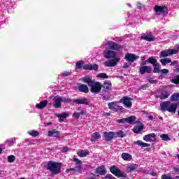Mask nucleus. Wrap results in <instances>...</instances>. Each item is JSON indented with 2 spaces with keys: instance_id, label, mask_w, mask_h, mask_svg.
I'll return each mask as SVG.
<instances>
[{
  "instance_id": "f257e3e1",
  "label": "nucleus",
  "mask_w": 179,
  "mask_h": 179,
  "mask_svg": "<svg viewBox=\"0 0 179 179\" xmlns=\"http://www.w3.org/2000/svg\"><path fill=\"white\" fill-rule=\"evenodd\" d=\"M117 52L110 50H106L103 51V57L104 58H107L108 59H112L109 61H106L103 63L105 66L113 68L114 66H117L118 65V62L121 61V58L120 57H116Z\"/></svg>"
},
{
  "instance_id": "7ed1b4c3",
  "label": "nucleus",
  "mask_w": 179,
  "mask_h": 179,
  "mask_svg": "<svg viewBox=\"0 0 179 179\" xmlns=\"http://www.w3.org/2000/svg\"><path fill=\"white\" fill-rule=\"evenodd\" d=\"M85 64V62L80 60L76 62V69H85V71H98L99 70V66L97 64Z\"/></svg>"
},
{
  "instance_id": "ea45409f",
  "label": "nucleus",
  "mask_w": 179,
  "mask_h": 179,
  "mask_svg": "<svg viewBox=\"0 0 179 179\" xmlns=\"http://www.w3.org/2000/svg\"><path fill=\"white\" fill-rule=\"evenodd\" d=\"M27 134L33 137L38 136V135H39L38 131H37L36 130L29 131H27Z\"/></svg>"
},
{
  "instance_id": "39448f33",
  "label": "nucleus",
  "mask_w": 179,
  "mask_h": 179,
  "mask_svg": "<svg viewBox=\"0 0 179 179\" xmlns=\"http://www.w3.org/2000/svg\"><path fill=\"white\" fill-rule=\"evenodd\" d=\"M108 107L114 113H122L124 111V107L120 106V101L110 102L108 103Z\"/></svg>"
},
{
  "instance_id": "680f3d73",
  "label": "nucleus",
  "mask_w": 179,
  "mask_h": 179,
  "mask_svg": "<svg viewBox=\"0 0 179 179\" xmlns=\"http://www.w3.org/2000/svg\"><path fill=\"white\" fill-rule=\"evenodd\" d=\"M173 170H174V171H176V173H179V167L178 166L173 167Z\"/></svg>"
},
{
  "instance_id": "f8f14e48",
  "label": "nucleus",
  "mask_w": 179,
  "mask_h": 179,
  "mask_svg": "<svg viewBox=\"0 0 179 179\" xmlns=\"http://www.w3.org/2000/svg\"><path fill=\"white\" fill-rule=\"evenodd\" d=\"M143 141L145 142H156V134L152 133L145 135L143 137Z\"/></svg>"
},
{
  "instance_id": "4468645a",
  "label": "nucleus",
  "mask_w": 179,
  "mask_h": 179,
  "mask_svg": "<svg viewBox=\"0 0 179 179\" xmlns=\"http://www.w3.org/2000/svg\"><path fill=\"white\" fill-rule=\"evenodd\" d=\"M139 56H136L134 54L127 53L125 55L124 59H126V61H128L129 62H135V61L137 60Z\"/></svg>"
},
{
  "instance_id": "6ab92c4d",
  "label": "nucleus",
  "mask_w": 179,
  "mask_h": 179,
  "mask_svg": "<svg viewBox=\"0 0 179 179\" xmlns=\"http://www.w3.org/2000/svg\"><path fill=\"white\" fill-rule=\"evenodd\" d=\"M92 79H93V77L92 76H87L85 77H83L81 80L84 83H87L88 86H90V85H92L94 82Z\"/></svg>"
},
{
  "instance_id": "864d4df0",
  "label": "nucleus",
  "mask_w": 179,
  "mask_h": 179,
  "mask_svg": "<svg viewBox=\"0 0 179 179\" xmlns=\"http://www.w3.org/2000/svg\"><path fill=\"white\" fill-rule=\"evenodd\" d=\"M160 73H162V75H167V73H169V70H167V69H164L162 70H161Z\"/></svg>"
},
{
  "instance_id": "bf43d9fd",
  "label": "nucleus",
  "mask_w": 179,
  "mask_h": 179,
  "mask_svg": "<svg viewBox=\"0 0 179 179\" xmlns=\"http://www.w3.org/2000/svg\"><path fill=\"white\" fill-rule=\"evenodd\" d=\"M69 171H78L76 169V168H71L66 170L67 173H69Z\"/></svg>"
},
{
  "instance_id": "c03bdc74",
  "label": "nucleus",
  "mask_w": 179,
  "mask_h": 179,
  "mask_svg": "<svg viewBox=\"0 0 179 179\" xmlns=\"http://www.w3.org/2000/svg\"><path fill=\"white\" fill-rule=\"evenodd\" d=\"M7 160L8 163H13L15 160H16V157H15V155H9L7 157Z\"/></svg>"
},
{
  "instance_id": "bb28decb",
  "label": "nucleus",
  "mask_w": 179,
  "mask_h": 179,
  "mask_svg": "<svg viewBox=\"0 0 179 179\" xmlns=\"http://www.w3.org/2000/svg\"><path fill=\"white\" fill-rule=\"evenodd\" d=\"M168 110H168L169 113H176V111H177V103H171L170 102L169 108Z\"/></svg>"
},
{
  "instance_id": "3c124183",
  "label": "nucleus",
  "mask_w": 179,
  "mask_h": 179,
  "mask_svg": "<svg viewBox=\"0 0 179 179\" xmlns=\"http://www.w3.org/2000/svg\"><path fill=\"white\" fill-rule=\"evenodd\" d=\"M102 178L103 179H115L114 176H113V175L111 174H108L105 177H103Z\"/></svg>"
},
{
  "instance_id": "ddd939ff",
  "label": "nucleus",
  "mask_w": 179,
  "mask_h": 179,
  "mask_svg": "<svg viewBox=\"0 0 179 179\" xmlns=\"http://www.w3.org/2000/svg\"><path fill=\"white\" fill-rule=\"evenodd\" d=\"M103 136L105 138V141L110 142V141H113V139L115 138V134L114 131H110V132L104 131Z\"/></svg>"
},
{
  "instance_id": "338daca9",
  "label": "nucleus",
  "mask_w": 179,
  "mask_h": 179,
  "mask_svg": "<svg viewBox=\"0 0 179 179\" xmlns=\"http://www.w3.org/2000/svg\"><path fill=\"white\" fill-rule=\"evenodd\" d=\"M146 87H148L147 85H142L140 89H141L142 90H145L146 89Z\"/></svg>"
},
{
  "instance_id": "dca6fc26",
  "label": "nucleus",
  "mask_w": 179,
  "mask_h": 179,
  "mask_svg": "<svg viewBox=\"0 0 179 179\" xmlns=\"http://www.w3.org/2000/svg\"><path fill=\"white\" fill-rule=\"evenodd\" d=\"M95 173L97 176H106V173H107V171L106 170L105 166H101L96 169Z\"/></svg>"
},
{
  "instance_id": "a18cd8bd",
  "label": "nucleus",
  "mask_w": 179,
  "mask_h": 179,
  "mask_svg": "<svg viewBox=\"0 0 179 179\" xmlns=\"http://www.w3.org/2000/svg\"><path fill=\"white\" fill-rule=\"evenodd\" d=\"M96 78H101L102 79H108V76L104 73L97 74Z\"/></svg>"
},
{
  "instance_id": "f3484780",
  "label": "nucleus",
  "mask_w": 179,
  "mask_h": 179,
  "mask_svg": "<svg viewBox=\"0 0 179 179\" xmlns=\"http://www.w3.org/2000/svg\"><path fill=\"white\" fill-rule=\"evenodd\" d=\"M139 72L141 75H145V73H150V72H152V67L149 66H142L139 68Z\"/></svg>"
},
{
  "instance_id": "8fccbe9b",
  "label": "nucleus",
  "mask_w": 179,
  "mask_h": 179,
  "mask_svg": "<svg viewBox=\"0 0 179 179\" xmlns=\"http://www.w3.org/2000/svg\"><path fill=\"white\" fill-rule=\"evenodd\" d=\"M117 122L118 124H125L127 122V119L126 118H122L117 120Z\"/></svg>"
},
{
  "instance_id": "a878e982",
  "label": "nucleus",
  "mask_w": 179,
  "mask_h": 179,
  "mask_svg": "<svg viewBox=\"0 0 179 179\" xmlns=\"http://www.w3.org/2000/svg\"><path fill=\"white\" fill-rule=\"evenodd\" d=\"M121 157L123 160H125V162H131V160H132V155L127 152H123Z\"/></svg>"
},
{
  "instance_id": "de8ad7c7",
  "label": "nucleus",
  "mask_w": 179,
  "mask_h": 179,
  "mask_svg": "<svg viewBox=\"0 0 179 179\" xmlns=\"http://www.w3.org/2000/svg\"><path fill=\"white\" fill-rule=\"evenodd\" d=\"M172 83H176V85L179 83V76H177L173 79H172Z\"/></svg>"
},
{
  "instance_id": "774afa93",
  "label": "nucleus",
  "mask_w": 179,
  "mask_h": 179,
  "mask_svg": "<svg viewBox=\"0 0 179 179\" xmlns=\"http://www.w3.org/2000/svg\"><path fill=\"white\" fill-rule=\"evenodd\" d=\"M146 62H148V61H143V62L141 63V66H143L144 65H146Z\"/></svg>"
},
{
  "instance_id": "4be33fe9",
  "label": "nucleus",
  "mask_w": 179,
  "mask_h": 179,
  "mask_svg": "<svg viewBox=\"0 0 179 179\" xmlns=\"http://www.w3.org/2000/svg\"><path fill=\"white\" fill-rule=\"evenodd\" d=\"M101 86L103 87V92H105L106 93H108V92L111 90L112 85H111V83L110 82L104 83Z\"/></svg>"
},
{
  "instance_id": "49530a36",
  "label": "nucleus",
  "mask_w": 179,
  "mask_h": 179,
  "mask_svg": "<svg viewBox=\"0 0 179 179\" xmlns=\"http://www.w3.org/2000/svg\"><path fill=\"white\" fill-rule=\"evenodd\" d=\"M110 97H111V95L110 94H102V99L105 100L106 101L110 100Z\"/></svg>"
},
{
  "instance_id": "e2e57ef3",
  "label": "nucleus",
  "mask_w": 179,
  "mask_h": 179,
  "mask_svg": "<svg viewBox=\"0 0 179 179\" xmlns=\"http://www.w3.org/2000/svg\"><path fill=\"white\" fill-rule=\"evenodd\" d=\"M137 8H138V9H142V4L138 2L137 3Z\"/></svg>"
},
{
  "instance_id": "0e129e2a",
  "label": "nucleus",
  "mask_w": 179,
  "mask_h": 179,
  "mask_svg": "<svg viewBox=\"0 0 179 179\" xmlns=\"http://www.w3.org/2000/svg\"><path fill=\"white\" fill-rule=\"evenodd\" d=\"M123 68H124V69H127V68H129V64L126 63L124 66Z\"/></svg>"
},
{
  "instance_id": "c85d7f7f",
  "label": "nucleus",
  "mask_w": 179,
  "mask_h": 179,
  "mask_svg": "<svg viewBox=\"0 0 179 179\" xmlns=\"http://www.w3.org/2000/svg\"><path fill=\"white\" fill-rule=\"evenodd\" d=\"M143 40H146V41H155V36L152 34H148L147 35L143 36L141 37Z\"/></svg>"
},
{
  "instance_id": "473e14b6",
  "label": "nucleus",
  "mask_w": 179,
  "mask_h": 179,
  "mask_svg": "<svg viewBox=\"0 0 179 179\" xmlns=\"http://www.w3.org/2000/svg\"><path fill=\"white\" fill-rule=\"evenodd\" d=\"M136 169H138V164H131L127 166V171H130V172L135 171V170H136Z\"/></svg>"
},
{
  "instance_id": "f704fd0d",
  "label": "nucleus",
  "mask_w": 179,
  "mask_h": 179,
  "mask_svg": "<svg viewBox=\"0 0 179 179\" xmlns=\"http://www.w3.org/2000/svg\"><path fill=\"white\" fill-rule=\"evenodd\" d=\"M143 129V125L135 126L133 128V131L134 132V134H141Z\"/></svg>"
},
{
  "instance_id": "69168bd1",
  "label": "nucleus",
  "mask_w": 179,
  "mask_h": 179,
  "mask_svg": "<svg viewBox=\"0 0 179 179\" xmlns=\"http://www.w3.org/2000/svg\"><path fill=\"white\" fill-rule=\"evenodd\" d=\"M80 115H86V110H82L80 113H79Z\"/></svg>"
},
{
  "instance_id": "b1692460",
  "label": "nucleus",
  "mask_w": 179,
  "mask_h": 179,
  "mask_svg": "<svg viewBox=\"0 0 179 179\" xmlns=\"http://www.w3.org/2000/svg\"><path fill=\"white\" fill-rule=\"evenodd\" d=\"M47 104H48V101L44 100L41 101L39 103H37L36 105V108L39 110H43V108H45L47 106Z\"/></svg>"
},
{
  "instance_id": "20e7f679",
  "label": "nucleus",
  "mask_w": 179,
  "mask_h": 179,
  "mask_svg": "<svg viewBox=\"0 0 179 179\" xmlns=\"http://www.w3.org/2000/svg\"><path fill=\"white\" fill-rule=\"evenodd\" d=\"M53 101V107L55 108H60L62 106V103H71L72 100L65 98V97H61L59 96H56L52 98Z\"/></svg>"
},
{
  "instance_id": "e433bc0d",
  "label": "nucleus",
  "mask_w": 179,
  "mask_h": 179,
  "mask_svg": "<svg viewBox=\"0 0 179 179\" xmlns=\"http://www.w3.org/2000/svg\"><path fill=\"white\" fill-rule=\"evenodd\" d=\"M134 121H136V116H130L126 118V122H127V124H132L134 123Z\"/></svg>"
},
{
  "instance_id": "052dcab7",
  "label": "nucleus",
  "mask_w": 179,
  "mask_h": 179,
  "mask_svg": "<svg viewBox=\"0 0 179 179\" xmlns=\"http://www.w3.org/2000/svg\"><path fill=\"white\" fill-rule=\"evenodd\" d=\"M172 50L176 51V54H177L179 51V45H176V48L174 49H172Z\"/></svg>"
},
{
  "instance_id": "1a4fd4ad",
  "label": "nucleus",
  "mask_w": 179,
  "mask_h": 179,
  "mask_svg": "<svg viewBox=\"0 0 179 179\" xmlns=\"http://www.w3.org/2000/svg\"><path fill=\"white\" fill-rule=\"evenodd\" d=\"M106 46L108 47L109 50H113V51H118L122 48L121 45L110 41L106 42Z\"/></svg>"
},
{
  "instance_id": "603ef678",
  "label": "nucleus",
  "mask_w": 179,
  "mask_h": 179,
  "mask_svg": "<svg viewBox=\"0 0 179 179\" xmlns=\"http://www.w3.org/2000/svg\"><path fill=\"white\" fill-rule=\"evenodd\" d=\"M161 178L162 179H173V177L167 175V174H164V175H162Z\"/></svg>"
},
{
  "instance_id": "c9c22d12",
  "label": "nucleus",
  "mask_w": 179,
  "mask_h": 179,
  "mask_svg": "<svg viewBox=\"0 0 179 179\" xmlns=\"http://www.w3.org/2000/svg\"><path fill=\"white\" fill-rule=\"evenodd\" d=\"M159 62H161L162 65H163L164 66H166L167 64L171 63V59H169V58L161 59L159 60Z\"/></svg>"
},
{
  "instance_id": "9d476101",
  "label": "nucleus",
  "mask_w": 179,
  "mask_h": 179,
  "mask_svg": "<svg viewBox=\"0 0 179 179\" xmlns=\"http://www.w3.org/2000/svg\"><path fill=\"white\" fill-rule=\"evenodd\" d=\"M156 15H167L169 9L166 6H155Z\"/></svg>"
},
{
  "instance_id": "6e6d98bb",
  "label": "nucleus",
  "mask_w": 179,
  "mask_h": 179,
  "mask_svg": "<svg viewBox=\"0 0 179 179\" xmlns=\"http://www.w3.org/2000/svg\"><path fill=\"white\" fill-rule=\"evenodd\" d=\"M68 150H69V148L64 147L62 148V153H66V152H68Z\"/></svg>"
},
{
  "instance_id": "6e6552de",
  "label": "nucleus",
  "mask_w": 179,
  "mask_h": 179,
  "mask_svg": "<svg viewBox=\"0 0 179 179\" xmlns=\"http://www.w3.org/2000/svg\"><path fill=\"white\" fill-rule=\"evenodd\" d=\"M119 103H122L125 108H131L132 107V99L128 96H123L120 99Z\"/></svg>"
},
{
  "instance_id": "4c0bfd02",
  "label": "nucleus",
  "mask_w": 179,
  "mask_h": 179,
  "mask_svg": "<svg viewBox=\"0 0 179 179\" xmlns=\"http://www.w3.org/2000/svg\"><path fill=\"white\" fill-rule=\"evenodd\" d=\"M147 62H149L150 64H151L152 66L158 64L157 60L155 59L153 57H149L148 59L147 60Z\"/></svg>"
},
{
  "instance_id": "7c9ffc66",
  "label": "nucleus",
  "mask_w": 179,
  "mask_h": 179,
  "mask_svg": "<svg viewBox=\"0 0 179 179\" xmlns=\"http://www.w3.org/2000/svg\"><path fill=\"white\" fill-rule=\"evenodd\" d=\"M101 138V135L99 132H94L92 134L91 142H96L97 139H100Z\"/></svg>"
},
{
  "instance_id": "0eeeda50",
  "label": "nucleus",
  "mask_w": 179,
  "mask_h": 179,
  "mask_svg": "<svg viewBox=\"0 0 179 179\" xmlns=\"http://www.w3.org/2000/svg\"><path fill=\"white\" fill-rule=\"evenodd\" d=\"M90 87H91L92 93H94V94H99L101 90L102 86L100 83L94 81L92 84H90Z\"/></svg>"
},
{
  "instance_id": "393cba45",
  "label": "nucleus",
  "mask_w": 179,
  "mask_h": 179,
  "mask_svg": "<svg viewBox=\"0 0 179 179\" xmlns=\"http://www.w3.org/2000/svg\"><path fill=\"white\" fill-rule=\"evenodd\" d=\"M48 136H53L54 138H59V131L56 129L49 131L48 132Z\"/></svg>"
},
{
  "instance_id": "58836bf2",
  "label": "nucleus",
  "mask_w": 179,
  "mask_h": 179,
  "mask_svg": "<svg viewBox=\"0 0 179 179\" xmlns=\"http://www.w3.org/2000/svg\"><path fill=\"white\" fill-rule=\"evenodd\" d=\"M171 100H172V101H178L179 93H174L173 94H172L171 96Z\"/></svg>"
},
{
  "instance_id": "13d9d810",
  "label": "nucleus",
  "mask_w": 179,
  "mask_h": 179,
  "mask_svg": "<svg viewBox=\"0 0 179 179\" xmlns=\"http://www.w3.org/2000/svg\"><path fill=\"white\" fill-rule=\"evenodd\" d=\"M177 64H178V61H173V62H171L170 66H176V65H177Z\"/></svg>"
},
{
  "instance_id": "aec40b11",
  "label": "nucleus",
  "mask_w": 179,
  "mask_h": 179,
  "mask_svg": "<svg viewBox=\"0 0 179 179\" xmlns=\"http://www.w3.org/2000/svg\"><path fill=\"white\" fill-rule=\"evenodd\" d=\"M73 161L76 162V164L75 165V169L77 171H82V161L79 160L78 158H73Z\"/></svg>"
},
{
  "instance_id": "2eb2a0df",
  "label": "nucleus",
  "mask_w": 179,
  "mask_h": 179,
  "mask_svg": "<svg viewBox=\"0 0 179 179\" xmlns=\"http://www.w3.org/2000/svg\"><path fill=\"white\" fill-rule=\"evenodd\" d=\"M73 103H76V104H85V106H88L90 101L87 98H80L73 100Z\"/></svg>"
},
{
  "instance_id": "72a5a7b5",
  "label": "nucleus",
  "mask_w": 179,
  "mask_h": 179,
  "mask_svg": "<svg viewBox=\"0 0 179 179\" xmlns=\"http://www.w3.org/2000/svg\"><path fill=\"white\" fill-rule=\"evenodd\" d=\"M115 134V138H124L126 136V134L122 130H120L119 131L114 132Z\"/></svg>"
},
{
  "instance_id": "412c9836",
  "label": "nucleus",
  "mask_w": 179,
  "mask_h": 179,
  "mask_svg": "<svg viewBox=\"0 0 179 179\" xmlns=\"http://www.w3.org/2000/svg\"><path fill=\"white\" fill-rule=\"evenodd\" d=\"M171 93L169 91H164L161 94L157 95V99H160V100H166Z\"/></svg>"
},
{
  "instance_id": "09e8293b",
  "label": "nucleus",
  "mask_w": 179,
  "mask_h": 179,
  "mask_svg": "<svg viewBox=\"0 0 179 179\" xmlns=\"http://www.w3.org/2000/svg\"><path fill=\"white\" fill-rule=\"evenodd\" d=\"M73 118H76V120H78L79 117H80V113L78 112H74L73 113Z\"/></svg>"
},
{
  "instance_id": "a19ab883",
  "label": "nucleus",
  "mask_w": 179,
  "mask_h": 179,
  "mask_svg": "<svg viewBox=\"0 0 179 179\" xmlns=\"http://www.w3.org/2000/svg\"><path fill=\"white\" fill-rule=\"evenodd\" d=\"M154 66V73H160V69L162 67H160V65L158 64H155Z\"/></svg>"
},
{
  "instance_id": "a211bd4d",
  "label": "nucleus",
  "mask_w": 179,
  "mask_h": 179,
  "mask_svg": "<svg viewBox=\"0 0 179 179\" xmlns=\"http://www.w3.org/2000/svg\"><path fill=\"white\" fill-rule=\"evenodd\" d=\"M78 90L82 93H89V87L85 84H78Z\"/></svg>"
},
{
  "instance_id": "423d86ee",
  "label": "nucleus",
  "mask_w": 179,
  "mask_h": 179,
  "mask_svg": "<svg viewBox=\"0 0 179 179\" xmlns=\"http://www.w3.org/2000/svg\"><path fill=\"white\" fill-rule=\"evenodd\" d=\"M110 173H112V174H113V176L117 177V178H121V177H127V173L120 170V169H118V167H117L116 166L113 165L110 166Z\"/></svg>"
},
{
  "instance_id": "c756f323",
  "label": "nucleus",
  "mask_w": 179,
  "mask_h": 179,
  "mask_svg": "<svg viewBox=\"0 0 179 179\" xmlns=\"http://www.w3.org/2000/svg\"><path fill=\"white\" fill-rule=\"evenodd\" d=\"M134 145H138V146H141V148H149V146H150V144L146 143H143L141 140L135 141L134 142Z\"/></svg>"
},
{
  "instance_id": "2f4dec72",
  "label": "nucleus",
  "mask_w": 179,
  "mask_h": 179,
  "mask_svg": "<svg viewBox=\"0 0 179 179\" xmlns=\"http://www.w3.org/2000/svg\"><path fill=\"white\" fill-rule=\"evenodd\" d=\"M77 155L80 157H86V156H87V155H89V150H82L79 152H77Z\"/></svg>"
},
{
  "instance_id": "37998d69",
  "label": "nucleus",
  "mask_w": 179,
  "mask_h": 179,
  "mask_svg": "<svg viewBox=\"0 0 179 179\" xmlns=\"http://www.w3.org/2000/svg\"><path fill=\"white\" fill-rule=\"evenodd\" d=\"M160 138H162V141H171V138L169 136V134H163L160 135Z\"/></svg>"
},
{
  "instance_id": "5701e85b",
  "label": "nucleus",
  "mask_w": 179,
  "mask_h": 179,
  "mask_svg": "<svg viewBox=\"0 0 179 179\" xmlns=\"http://www.w3.org/2000/svg\"><path fill=\"white\" fill-rule=\"evenodd\" d=\"M55 115L56 117H57V118H59V121L60 122H62L64 120H65V118H68L69 113H63L62 114L57 113Z\"/></svg>"
},
{
  "instance_id": "9b49d317",
  "label": "nucleus",
  "mask_w": 179,
  "mask_h": 179,
  "mask_svg": "<svg viewBox=\"0 0 179 179\" xmlns=\"http://www.w3.org/2000/svg\"><path fill=\"white\" fill-rule=\"evenodd\" d=\"M174 54H177V51L173 50V49L162 50L159 53V58H166V57H169L170 55H174Z\"/></svg>"
},
{
  "instance_id": "79ce46f5",
  "label": "nucleus",
  "mask_w": 179,
  "mask_h": 179,
  "mask_svg": "<svg viewBox=\"0 0 179 179\" xmlns=\"http://www.w3.org/2000/svg\"><path fill=\"white\" fill-rule=\"evenodd\" d=\"M147 80L149 82V83H150L151 85H156V83H157V80H155V78H153V77L152 76H148L147 78Z\"/></svg>"
},
{
  "instance_id": "cd10ccee",
  "label": "nucleus",
  "mask_w": 179,
  "mask_h": 179,
  "mask_svg": "<svg viewBox=\"0 0 179 179\" xmlns=\"http://www.w3.org/2000/svg\"><path fill=\"white\" fill-rule=\"evenodd\" d=\"M170 106V101H165L161 103L162 111H169V108Z\"/></svg>"
},
{
  "instance_id": "4d7b16f0",
  "label": "nucleus",
  "mask_w": 179,
  "mask_h": 179,
  "mask_svg": "<svg viewBox=\"0 0 179 179\" xmlns=\"http://www.w3.org/2000/svg\"><path fill=\"white\" fill-rule=\"evenodd\" d=\"M134 124H136L137 126L143 125V124H142V122L139 120H135Z\"/></svg>"
},
{
  "instance_id": "f03ea898",
  "label": "nucleus",
  "mask_w": 179,
  "mask_h": 179,
  "mask_svg": "<svg viewBox=\"0 0 179 179\" xmlns=\"http://www.w3.org/2000/svg\"><path fill=\"white\" fill-rule=\"evenodd\" d=\"M62 166V164L59 162H48L47 165H46V169L52 174L55 176V174H59L61 173V167Z\"/></svg>"
},
{
  "instance_id": "5fc2aeb1",
  "label": "nucleus",
  "mask_w": 179,
  "mask_h": 179,
  "mask_svg": "<svg viewBox=\"0 0 179 179\" xmlns=\"http://www.w3.org/2000/svg\"><path fill=\"white\" fill-rule=\"evenodd\" d=\"M69 75H71V72L69 71H64L62 73V76H69Z\"/></svg>"
}]
</instances>
